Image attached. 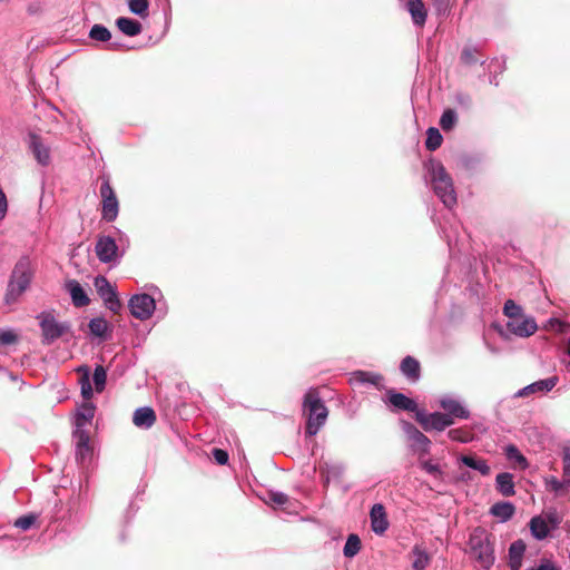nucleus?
<instances>
[{
  "label": "nucleus",
  "mask_w": 570,
  "mask_h": 570,
  "mask_svg": "<svg viewBox=\"0 0 570 570\" xmlns=\"http://www.w3.org/2000/svg\"><path fill=\"white\" fill-rule=\"evenodd\" d=\"M503 313L508 317V320H512L514 317L523 315V309L514 301L508 299L504 303Z\"/></svg>",
  "instance_id": "49530a36"
},
{
  "label": "nucleus",
  "mask_w": 570,
  "mask_h": 570,
  "mask_svg": "<svg viewBox=\"0 0 570 570\" xmlns=\"http://www.w3.org/2000/svg\"><path fill=\"white\" fill-rule=\"evenodd\" d=\"M370 518L371 528L374 533L383 534L387 530L389 521L386 519V513L382 504L376 503L372 507L370 511Z\"/></svg>",
  "instance_id": "a211bd4d"
},
{
  "label": "nucleus",
  "mask_w": 570,
  "mask_h": 570,
  "mask_svg": "<svg viewBox=\"0 0 570 570\" xmlns=\"http://www.w3.org/2000/svg\"><path fill=\"white\" fill-rule=\"evenodd\" d=\"M458 121V115L453 109H445L440 118V126L444 131L453 129Z\"/></svg>",
  "instance_id": "79ce46f5"
},
{
  "label": "nucleus",
  "mask_w": 570,
  "mask_h": 570,
  "mask_svg": "<svg viewBox=\"0 0 570 570\" xmlns=\"http://www.w3.org/2000/svg\"><path fill=\"white\" fill-rule=\"evenodd\" d=\"M37 318L41 328V342L45 345L52 344L70 331L69 322H58L52 313L41 312Z\"/></svg>",
  "instance_id": "39448f33"
},
{
  "label": "nucleus",
  "mask_w": 570,
  "mask_h": 570,
  "mask_svg": "<svg viewBox=\"0 0 570 570\" xmlns=\"http://www.w3.org/2000/svg\"><path fill=\"white\" fill-rule=\"evenodd\" d=\"M443 137L440 130L435 127H430L426 130L425 147L430 151L436 150L442 144Z\"/></svg>",
  "instance_id": "e433bc0d"
},
{
  "label": "nucleus",
  "mask_w": 570,
  "mask_h": 570,
  "mask_svg": "<svg viewBox=\"0 0 570 570\" xmlns=\"http://www.w3.org/2000/svg\"><path fill=\"white\" fill-rule=\"evenodd\" d=\"M412 568L414 570H424L430 564L431 558L426 550L421 546H414L412 549Z\"/></svg>",
  "instance_id": "c756f323"
},
{
  "label": "nucleus",
  "mask_w": 570,
  "mask_h": 570,
  "mask_svg": "<svg viewBox=\"0 0 570 570\" xmlns=\"http://www.w3.org/2000/svg\"><path fill=\"white\" fill-rule=\"evenodd\" d=\"M100 197H101V216L108 223L116 220L119 214V203L115 190L112 189L109 178L101 177L100 185Z\"/></svg>",
  "instance_id": "0eeeda50"
},
{
  "label": "nucleus",
  "mask_w": 570,
  "mask_h": 570,
  "mask_svg": "<svg viewBox=\"0 0 570 570\" xmlns=\"http://www.w3.org/2000/svg\"><path fill=\"white\" fill-rule=\"evenodd\" d=\"M124 47H125V46H124V43H122V42H120V41H116V40H115V41H110V42H109V45H108V48H109L110 50H120V49H122Z\"/></svg>",
  "instance_id": "680f3d73"
},
{
  "label": "nucleus",
  "mask_w": 570,
  "mask_h": 570,
  "mask_svg": "<svg viewBox=\"0 0 570 570\" xmlns=\"http://www.w3.org/2000/svg\"><path fill=\"white\" fill-rule=\"evenodd\" d=\"M563 476L570 478V449H564L562 455Z\"/></svg>",
  "instance_id": "4d7b16f0"
},
{
  "label": "nucleus",
  "mask_w": 570,
  "mask_h": 570,
  "mask_svg": "<svg viewBox=\"0 0 570 570\" xmlns=\"http://www.w3.org/2000/svg\"><path fill=\"white\" fill-rule=\"evenodd\" d=\"M72 436L76 443V460L83 463L91 455L89 432L87 430L73 431Z\"/></svg>",
  "instance_id": "dca6fc26"
},
{
  "label": "nucleus",
  "mask_w": 570,
  "mask_h": 570,
  "mask_svg": "<svg viewBox=\"0 0 570 570\" xmlns=\"http://www.w3.org/2000/svg\"><path fill=\"white\" fill-rule=\"evenodd\" d=\"M515 512V507L509 501L497 502L490 508V514L500 522L509 521Z\"/></svg>",
  "instance_id": "393cba45"
},
{
  "label": "nucleus",
  "mask_w": 570,
  "mask_h": 570,
  "mask_svg": "<svg viewBox=\"0 0 570 570\" xmlns=\"http://www.w3.org/2000/svg\"><path fill=\"white\" fill-rule=\"evenodd\" d=\"M538 325L533 317L521 315L507 322V331L519 337H529L535 333Z\"/></svg>",
  "instance_id": "ddd939ff"
},
{
  "label": "nucleus",
  "mask_w": 570,
  "mask_h": 570,
  "mask_svg": "<svg viewBox=\"0 0 570 570\" xmlns=\"http://www.w3.org/2000/svg\"><path fill=\"white\" fill-rule=\"evenodd\" d=\"M269 500L277 505H283L288 502V495L284 492L272 491L269 492Z\"/></svg>",
  "instance_id": "6e6d98bb"
},
{
  "label": "nucleus",
  "mask_w": 570,
  "mask_h": 570,
  "mask_svg": "<svg viewBox=\"0 0 570 570\" xmlns=\"http://www.w3.org/2000/svg\"><path fill=\"white\" fill-rule=\"evenodd\" d=\"M128 7L131 13L141 18L147 17L149 1L148 0H128Z\"/></svg>",
  "instance_id": "c03bdc74"
},
{
  "label": "nucleus",
  "mask_w": 570,
  "mask_h": 570,
  "mask_svg": "<svg viewBox=\"0 0 570 570\" xmlns=\"http://www.w3.org/2000/svg\"><path fill=\"white\" fill-rule=\"evenodd\" d=\"M495 489L503 497H512L515 493L513 474L509 472L499 473L495 478Z\"/></svg>",
  "instance_id": "bb28decb"
},
{
  "label": "nucleus",
  "mask_w": 570,
  "mask_h": 570,
  "mask_svg": "<svg viewBox=\"0 0 570 570\" xmlns=\"http://www.w3.org/2000/svg\"><path fill=\"white\" fill-rule=\"evenodd\" d=\"M441 233L443 234V237L446 240V244L449 246V250L452 253L454 250V247L458 244L456 234H458V227L451 228V232H448L445 227H441Z\"/></svg>",
  "instance_id": "8fccbe9b"
},
{
  "label": "nucleus",
  "mask_w": 570,
  "mask_h": 570,
  "mask_svg": "<svg viewBox=\"0 0 570 570\" xmlns=\"http://www.w3.org/2000/svg\"><path fill=\"white\" fill-rule=\"evenodd\" d=\"M90 333L99 338H106L109 330L108 322L102 317H94L88 324Z\"/></svg>",
  "instance_id": "473e14b6"
},
{
  "label": "nucleus",
  "mask_w": 570,
  "mask_h": 570,
  "mask_svg": "<svg viewBox=\"0 0 570 570\" xmlns=\"http://www.w3.org/2000/svg\"><path fill=\"white\" fill-rule=\"evenodd\" d=\"M112 238L117 239L118 250L120 253V256L124 255V253L129 248L130 246V239L129 236L120 230L119 228L112 227Z\"/></svg>",
  "instance_id": "37998d69"
},
{
  "label": "nucleus",
  "mask_w": 570,
  "mask_h": 570,
  "mask_svg": "<svg viewBox=\"0 0 570 570\" xmlns=\"http://www.w3.org/2000/svg\"><path fill=\"white\" fill-rule=\"evenodd\" d=\"M546 327L556 333H568L570 330V325L568 323L554 317L547 322Z\"/></svg>",
  "instance_id": "09e8293b"
},
{
  "label": "nucleus",
  "mask_w": 570,
  "mask_h": 570,
  "mask_svg": "<svg viewBox=\"0 0 570 570\" xmlns=\"http://www.w3.org/2000/svg\"><path fill=\"white\" fill-rule=\"evenodd\" d=\"M561 483H563V489H568L570 487V478L563 476V480H561Z\"/></svg>",
  "instance_id": "0e129e2a"
},
{
  "label": "nucleus",
  "mask_w": 570,
  "mask_h": 570,
  "mask_svg": "<svg viewBox=\"0 0 570 570\" xmlns=\"http://www.w3.org/2000/svg\"><path fill=\"white\" fill-rule=\"evenodd\" d=\"M464 465L480 472L482 475L490 474V466L483 459H478L473 455H461L459 459Z\"/></svg>",
  "instance_id": "c85d7f7f"
},
{
  "label": "nucleus",
  "mask_w": 570,
  "mask_h": 570,
  "mask_svg": "<svg viewBox=\"0 0 570 570\" xmlns=\"http://www.w3.org/2000/svg\"><path fill=\"white\" fill-rule=\"evenodd\" d=\"M37 521L38 515L35 513H29L16 519L13 525L22 531H28L37 523Z\"/></svg>",
  "instance_id": "a18cd8bd"
},
{
  "label": "nucleus",
  "mask_w": 570,
  "mask_h": 570,
  "mask_svg": "<svg viewBox=\"0 0 570 570\" xmlns=\"http://www.w3.org/2000/svg\"><path fill=\"white\" fill-rule=\"evenodd\" d=\"M475 48L466 47L462 50L461 59L466 65H473L476 62Z\"/></svg>",
  "instance_id": "603ef678"
},
{
  "label": "nucleus",
  "mask_w": 570,
  "mask_h": 570,
  "mask_svg": "<svg viewBox=\"0 0 570 570\" xmlns=\"http://www.w3.org/2000/svg\"><path fill=\"white\" fill-rule=\"evenodd\" d=\"M318 470L325 484H328L332 478H337L342 472L341 466L328 462H320Z\"/></svg>",
  "instance_id": "c9c22d12"
},
{
  "label": "nucleus",
  "mask_w": 570,
  "mask_h": 570,
  "mask_svg": "<svg viewBox=\"0 0 570 570\" xmlns=\"http://www.w3.org/2000/svg\"><path fill=\"white\" fill-rule=\"evenodd\" d=\"M401 373L410 381L417 382L421 377L420 362L413 356H405L400 364Z\"/></svg>",
  "instance_id": "4be33fe9"
},
{
  "label": "nucleus",
  "mask_w": 570,
  "mask_h": 570,
  "mask_svg": "<svg viewBox=\"0 0 570 570\" xmlns=\"http://www.w3.org/2000/svg\"><path fill=\"white\" fill-rule=\"evenodd\" d=\"M7 210H8L7 197H6V194L3 193L2 188L0 187V220H2L6 217Z\"/></svg>",
  "instance_id": "bf43d9fd"
},
{
  "label": "nucleus",
  "mask_w": 570,
  "mask_h": 570,
  "mask_svg": "<svg viewBox=\"0 0 570 570\" xmlns=\"http://www.w3.org/2000/svg\"><path fill=\"white\" fill-rule=\"evenodd\" d=\"M525 543L519 539L513 541L509 547V568L510 570H520L522 567V559L525 552Z\"/></svg>",
  "instance_id": "5701e85b"
},
{
  "label": "nucleus",
  "mask_w": 570,
  "mask_h": 570,
  "mask_svg": "<svg viewBox=\"0 0 570 570\" xmlns=\"http://www.w3.org/2000/svg\"><path fill=\"white\" fill-rule=\"evenodd\" d=\"M28 146L39 165L48 166L50 164V146L40 135L30 132L28 135Z\"/></svg>",
  "instance_id": "4468645a"
},
{
  "label": "nucleus",
  "mask_w": 570,
  "mask_h": 570,
  "mask_svg": "<svg viewBox=\"0 0 570 570\" xmlns=\"http://www.w3.org/2000/svg\"><path fill=\"white\" fill-rule=\"evenodd\" d=\"M532 570H559L550 560H542L537 569Z\"/></svg>",
  "instance_id": "052dcab7"
},
{
  "label": "nucleus",
  "mask_w": 570,
  "mask_h": 570,
  "mask_svg": "<svg viewBox=\"0 0 570 570\" xmlns=\"http://www.w3.org/2000/svg\"><path fill=\"white\" fill-rule=\"evenodd\" d=\"M435 11L440 13H446L450 8V0H433Z\"/></svg>",
  "instance_id": "13d9d810"
},
{
  "label": "nucleus",
  "mask_w": 570,
  "mask_h": 570,
  "mask_svg": "<svg viewBox=\"0 0 570 570\" xmlns=\"http://www.w3.org/2000/svg\"><path fill=\"white\" fill-rule=\"evenodd\" d=\"M116 26L124 35L128 37H136L142 30V26L138 20L127 17L117 18Z\"/></svg>",
  "instance_id": "cd10ccee"
},
{
  "label": "nucleus",
  "mask_w": 570,
  "mask_h": 570,
  "mask_svg": "<svg viewBox=\"0 0 570 570\" xmlns=\"http://www.w3.org/2000/svg\"><path fill=\"white\" fill-rule=\"evenodd\" d=\"M107 380V373L102 365H97L94 370L92 381L97 393H101L105 390Z\"/></svg>",
  "instance_id": "a19ab883"
},
{
  "label": "nucleus",
  "mask_w": 570,
  "mask_h": 570,
  "mask_svg": "<svg viewBox=\"0 0 570 570\" xmlns=\"http://www.w3.org/2000/svg\"><path fill=\"white\" fill-rule=\"evenodd\" d=\"M387 402L396 410L414 412L415 414L416 411H420V409H417L416 402L413 399L400 392H387Z\"/></svg>",
  "instance_id": "f3484780"
},
{
  "label": "nucleus",
  "mask_w": 570,
  "mask_h": 570,
  "mask_svg": "<svg viewBox=\"0 0 570 570\" xmlns=\"http://www.w3.org/2000/svg\"><path fill=\"white\" fill-rule=\"evenodd\" d=\"M89 38L96 41L107 42L111 40V32L105 26L97 23L91 27Z\"/></svg>",
  "instance_id": "ea45409f"
},
{
  "label": "nucleus",
  "mask_w": 570,
  "mask_h": 570,
  "mask_svg": "<svg viewBox=\"0 0 570 570\" xmlns=\"http://www.w3.org/2000/svg\"><path fill=\"white\" fill-rule=\"evenodd\" d=\"M420 468L435 480H443L444 472L440 464L434 463L432 460L419 458Z\"/></svg>",
  "instance_id": "72a5a7b5"
},
{
  "label": "nucleus",
  "mask_w": 570,
  "mask_h": 570,
  "mask_svg": "<svg viewBox=\"0 0 570 570\" xmlns=\"http://www.w3.org/2000/svg\"><path fill=\"white\" fill-rule=\"evenodd\" d=\"M33 273L29 257H21L14 265L6 292V302L12 303L30 286Z\"/></svg>",
  "instance_id": "7ed1b4c3"
},
{
  "label": "nucleus",
  "mask_w": 570,
  "mask_h": 570,
  "mask_svg": "<svg viewBox=\"0 0 570 570\" xmlns=\"http://www.w3.org/2000/svg\"><path fill=\"white\" fill-rule=\"evenodd\" d=\"M128 307L135 318L146 321L153 315L156 303L154 297L148 294H135L130 297Z\"/></svg>",
  "instance_id": "1a4fd4ad"
},
{
  "label": "nucleus",
  "mask_w": 570,
  "mask_h": 570,
  "mask_svg": "<svg viewBox=\"0 0 570 570\" xmlns=\"http://www.w3.org/2000/svg\"><path fill=\"white\" fill-rule=\"evenodd\" d=\"M438 406L444 414L449 415V419L453 420H469L471 417V411L468 407L464 399L454 393H444L436 400Z\"/></svg>",
  "instance_id": "423d86ee"
},
{
  "label": "nucleus",
  "mask_w": 570,
  "mask_h": 570,
  "mask_svg": "<svg viewBox=\"0 0 570 570\" xmlns=\"http://www.w3.org/2000/svg\"><path fill=\"white\" fill-rule=\"evenodd\" d=\"M66 289L70 294L72 304L76 307H85L89 305L90 299L85 291V288L81 286V284L76 279H69L66 283Z\"/></svg>",
  "instance_id": "aec40b11"
},
{
  "label": "nucleus",
  "mask_w": 570,
  "mask_h": 570,
  "mask_svg": "<svg viewBox=\"0 0 570 570\" xmlns=\"http://www.w3.org/2000/svg\"><path fill=\"white\" fill-rule=\"evenodd\" d=\"M529 528L532 537L539 541L547 539L552 531L547 524L546 518L542 515H534L531 518Z\"/></svg>",
  "instance_id": "b1692460"
},
{
  "label": "nucleus",
  "mask_w": 570,
  "mask_h": 570,
  "mask_svg": "<svg viewBox=\"0 0 570 570\" xmlns=\"http://www.w3.org/2000/svg\"><path fill=\"white\" fill-rule=\"evenodd\" d=\"M424 169L428 185L443 205L452 209L456 205L458 198L453 179L445 170V167L441 161L430 158L424 163Z\"/></svg>",
  "instance_id": "f257e3e1"
},
{
  "label": "nucleus",
  "mask_w": 570,
  "mask_h": 570,
  "mask_svg": "<svg viewBox=\"0 0 570 570\" xmlns=\"http://www.w3.org/2000/svg\"><path fill=\"white\" fill-rule=\"evenodd\" d=\"M303 412L306 414L305 434L314 436L326 423L328 410L316 389L311 387L303 399Z\"/></svg>",
  "instance_id": "f03ea898"
},
{
  "label": "nucleus",
  "mask_w": 570,
  "mask_h": 570,
  "mask_svg": "<svg viewBox=\"0 0 570 570\" xmlns=\"http://www.w3.org/2000/svg\"><path fill=\"white\" fill-rule=\"evenodd\" d=\"M212 455L219 465H224L228 462V453L223 449H213Z\"/></svg>",
  "instance_id": "5fc2aeb1"
},
{
  "label": "nucleus",
  "mask_w": 570,
  "mask_h": 570,
  "mask_svg": "<svg viewBox=\"0 0 570 570\" xmlns=\"http://www.w3.org/2000/svg\"><path fill=\"white\" fill-rule=\"evenodd\" d=\"M18 341V336L12 331L0 330V345H10Z\"/></svg>",
  "instance_id": "3c124183"
},
{
  "label": "nucleus",
  "mask_w": 570,
  "mask_h": 570,
  "mask_svg": "<svg viewBox=\"0 0 570 570\" xmlns=\"http://www.w3.org/2000/svg\"><path fill=\"white\" fill-rule=\"evenodd\" d=\"M403 430L405 432L407 440L411 442L410 446L412 451L416 453L419 458H424L430 453V439L425 434H423L415 425L405 422L403 424Z\"/></svg>",
  "instance_id": "9b49d317"
},
{
  "label": "nucleus",
  "mask_w": 570,
  "mask_h": 570,
  "mask_svg": "<svg viewBox=\"0 0 570 570\" xmlns=\"http://www.w3.org/2000/svg\"><path fill=\"white\" fill-rule=\"evenodd\" d=\"M95 412L96 405L92 402H82L79 404L75 413L73 431L86 430V426L91 424Z\"/></svg>",
  "instance_id": "2eb2a0df"
},
{
  "label": "nucleus",
  "mask_w": 570,
  "mask_h": 570,
  "mask_svg": "<svg viewBox=\"0 0 570 570\" xmlns=\"http://www.w3.org/2000/svg\"><path fill=\"white\" fill-rule=\"evenodd\" d=\"M541 515L546 518L547 524L550 527L552 531L557 530L562 522V518L559 515L556 509H551Z\"/></svg>",
  "instance_id": "de8ad7c7"
},
{
  "label": "nucleus",
  "mask_w": 570,
  "mask_h": 570,
  "mask_svg": "<svg viewBox=\"0 0 570 570\" xmlns=\"http://www.w3.org/2000/svg\"><path fill=\"white\" fill-rule=\"evenodd\" d=\"M354 381L362 384H371L374 386H380L383 382V376L379 373L366 372V371H356L353 373Z\"/></svg>",
  "instance_id": "2f4dec72"
},
{
  "label": "nucleus",
  "mask_w": 570,
  "mask_h": 570,
  "mask_svg": "<svg viewBox=\"0 0 570 570\" xmlns=\"http://www.w3.org/2000/svg\"><path fill=\"white\" fill-rule=\"evenodd\" d=\"M490 537L483 528L478 527L471 532L468 542L471 554L485 570H489L495 561L494 548Z\"/></svg>",
  "instance_id": "20e7f679"
},
{
  "label": "nucleus",
  "mask_w": 570,
  "mask_h": 570,
  "mask_svg": "<svg viewBox=\"0 0 570 570\" xmlns=\"http://www.w3.org/2000/svg\"><path fill=\"white\" fill-rule=\"evenodd\" d=\"M361 550V540L357 534H350L343 548L346 558H353Z\"/></svg>",
  "instance_id": "58836bf2"
},
{
  "label": "nucleus",
  "mask_w": 570,
  "mask_h": 570,
  "mask_svg": "<svg viewBox=\"0 0 570 570\" xmlns=\"http://www.w3.org/2000/svg\"><path fill=\"white\" fill-rule=\"evenodd\" d=\"M82 375L79 379L81 395L85 399L83 402H90L89 400L92 397L94 391L90 383V371L88 366H81L78 368Z\"/></svg>",
  "instance_id": "7c9ffc66"
},
{
  "label": "nucleus",
  "mask_w": 570,
  "mask_h": 570,
  "mask_svg": "<svg viewBox=\"0 0 570 570\" xmlns=\"http://www.w3.org/2000/svg\"><path fill=\"white\" fill-rule=\"evenodd\" d=\"M156 420V413L150 406L138 407L132 415L134 424L141 430H149Z\"/></svg>",
  "instance_id": "6ab92c4d"
},
{
  "label": "nucleus",
  "mask_w": 570,
  "mask_h": 570,
  "mask_svg": "<svg viewBox=\"0 0 570 570\" xmlns=\"http://www.w3.org/2000/svg\"><path fill=\"white\" fill-rule=\"evenodd\" d=\"M504 454L508 460L514 461L521 469L528 468V461L525 456L519 451V449L515 445H507Z\"/></svg>",
  "instance_id": "4c0bfd02"
},
{
  "label": "nucleus",
  "mask_w": 570,
  "mask_h": 570,
  "mask_svg": "<svg viewBox=\"0 0 570 570\" xmlns=\"http://www.w3.org/2000/svg\"><path fill=\"white\" fill-rule=\"evenodd\" d=\"M558 376H550L548 379L539 380L531 383L518 392L519 396L529 395L531 393H547L550 392L558 383Z\"/></svg>",
  "instance_id": "412c9836"
},
{
  "label": "nucleus",
  "mask_w": 570,
  "mask_h": 570,
  "mask_svg": "<svg viewBox=\"0 0 570 570\" xmlns=\"http://www.w3.org/2000/svg\"><path fill=\"white\" fill-rule=\"evenodd\" d=\"M546 484L547 488L556 494H559L563 490V483H561V480L557 479L556 476H550L547 479Z\"/></svg>",
  "instance_id": "864d4df0"
},
{
  "label": "nucleus",
  "mask_w": 570,
  "mask_h": 570,
  "mask_svg": "<svg viewBox=\"0 0 570 570\" xmlns=\"http://www.w3.org/2000/svg\"><path fill=\"white\" fill-rule=\"evenodd\" d=\"M502 65H503V62H502V61H500L499 59H494V60L491 62V66H497V67L500 69V71H502V70H503Z\"/></svg>",
  "instance_id": "e2e57ef3"
},
{
  "label": "nucleus",
  "mask_w": 570,
  "mask_h": 570,
  "mask_svg": "<svg viewBox=\"0 0 570 570\" xmlns=\"http://www.w3.org/2000/svg\"><path fill=\"white\" fill-rule=\"evenodd\" d=\"M446 435L451 441L459 443H469L473 440V433L464 426L450 429Z\"/></svg>",
  "instance_id": "f704fd0d"
},
{
  "label": "nucleus",
  "mask_w": 570,
  "mask_h": 570,
  "mask_svg": "<svg viewBox=\"0 0 570 570\" xmlns=\"http://www.w3.org/2000/svg\"><path fill=\"white\" fill-rule=\"evenodd\" d=\"M95 286L100 298L104 301L105 306L112 313H118L121 309V302L118 297L116 288L104 276L95 278Z\"/></svg>",
  "instance_id": "9d476101"
},
{
  "label": "nucleus",
  "mask_w": 570,
  "mask_h": 570,
  "mask_svg": "<svg viewBox=\"0 0 570 570\" xmlns=\"http://www.w3.org/2000/svg\"><path fill=\"white\" fill-rule=\"evenodd\" d=\"M489 81H490V83H493L494 86L499 85V82L497 80V76L490 77Z\"/></svg>",
  "instance_id": "69168bd1"
},
{
  "label": "nucleus",
  "mask_w": 570,
  "mask_h": 570,
  "mask_svg": "<svg viewBox=\"0 0 570 570\" xmlns=\"http://www.w3.org/2000/svg\"><path fill=\"white\" fill-rule=\"evenodd\" d=\"M406 7L412 17L413 23L417 27H423L428 17L423 1L409 0Z\"/></svg>",
  "instance_id": "a878e982"
},
{
  "label": "nucleus",
  "mask_w": 570,
  "mask_h": 570,
  "mask_svg": "<svg viewBox=\"0 0 570 570\" xmlns=\"http://www.w3.org/2000/svg\"><path fill=\"white\" fill-rule=\"evenodd\" d=\"M415 420L425 432H443L454 425L453 420L449 419L448 414L440 411L432 413H428L424 410L416 411Z\"/></svg>",
  "instance_id": "6e6552de"
},
{
  "label": "nucleus",
  "mask_w": 570,
  "mask_h": 570,
  "mask_svg": "<svg viewBox=\"0 0 570 570\" xmlns=\"http://www.w3.org/2000/svg\"><path fill=\"white\" fill-rule=\"evenodd\" d=\"M95 252L98 259L102 263L116 262L120 256L117 239H114L111 235L100 236L97 239Z\"/></svg>",
  "instance_id": "f8f14e48"
}]
</instances>
